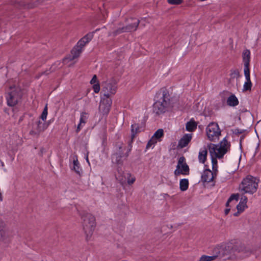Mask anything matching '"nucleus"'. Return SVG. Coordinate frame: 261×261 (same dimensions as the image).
Listing matches in <instances>:
<instances>
[{
    "label": "nucleus",
    "instance_id": "nucleus-37",
    "mask_svg": "<svg viewBox=\"0 0 261 261\" xmlns=\"http://www.w3.org/2000/svg\"><path fill=\"white\" fill-rule=\"evenodd\" d=\"M118 174H120L119 175H116V177H117V178L120 181H122L123 180V178L122 177H121V172H120V171L118 169Z\"/></svg>",
    "mask_w": 261,
    "mask_h": 261
},
{
    "label": "nucleus",
    "instance_id": "nucleus-42",
    "mask_svg": "<svg viewBox=\"0 0 261 261\" xmlns=\"http://www.w3.org/2000/svg\"><path fill=\"white\" fill-rule=\"evenodd\" d=\"M86 160L89 164V160H88V155H86Z\"/></svg>",
    "mask_w": 261,
    "mask_h": 261
},
{
    "label": "nucleus",
    "instance_id": "nucleus-13",
    "mask_svg": "<svg viewBox=\"0 0 261 261\" xmlns=\"http://www.w3.org/2000/svg\"><path fill=\"white\" fill-rule=\"evenodd\" d=\"M164 136V130L163 129H158L149 140L146 145V148H153L158 141H161Z\"/></svg>",
    "mask_w": 261,
    "mask_h": 261
},
{
    "label": "nucleus",
    "instance_id": "nucleus-22",
    "mask_svg": "<svg viewBox=\"0 0 261 261\" xmlns=\"http://www.w3.org/2000/svg\"><path fill=\"white\" fill-rule=\"evenodd\" d=\"M222 256L220 251H219L217 254L212 256L203 255L200 257L199 261H214L220 258Z\"/></svg>",
    "mask_w": 261,
    "mask_h": 261
},
{
    "label": "nucleus",
    "instance_id": "nucleus-8",
    "mask_svg": "<svg viewBox=\"0 0 261 261\" xmlns=\"http://www.w3.org/2000/svg\"><path fill=\"white\" fill-rule=\"evenodd\" d=\"M206 134L209 140H217L221 135V130L218 124L215 122L210 123L206 128Z\"/></svg>",
    "mask_w": 261,
    "mask_h": 261
},
{
    "label": "nucleus",
    "instance_id": "nucleus-27",
    "mask_svg": "<svg viewBox=\"0 0 261 261\" xmlns=\"http://www.w3.org/2000/svg\"><path fill=\"white\" fill-rule=\"evenodd\" d=\"M197 127V123L192 120H191L189 122L186 124V130L188 131L192 132L195 130Z\"/></svg>",
    "mask_w": 261,
    "mask_h": 261
},
{
    "label": "nucleus",
    "instance_id": "nucleus-38",
    "mask_svg": "<svg viewBox=\"0 0 261 261\" xmlns=\"http://www.w3.org/2000/svg\"><path fill=\"white\" fill-rule=\"evenodd\" d=\"M37 133V129L36 130H31L30 132V134L32 135H38L39 134H36Z\"/></svg>",
    "mask_w": 261,
    "mask_h": 261
},
{
    "label": "nucleus",
    "instance_id": "nucleus-30",
    "mask_svg": "<svg viewBox=\"0 0 261 261\" xmlns=\"http://www.w3.org/2000/svg\"><path fill=\"white\" fill-rule=\"evenodd\" d=\"M132 139H134V138L135 136V135L140 132V127L139 126V125L136 123H134L132 125Z\"/></svg>",
    "mask_w": 261,
    "mask_h": 261
},
{
    "label": "nucleus",
    "instance_id": "nucleus-28",
    "mask_svg": "<svg viewBox=\"0 0 261 261\" xmlns=\"http://www.w3.org/2000/svg\"><path fill=\"white\" fill-rule=\"evenodd\" d=\"M72 169L77 174H80L82 171V169L80 167L79 162L77 158L75 159H73V166L72 167Z\"/></svg>",
    "mask_w": 261,
    "mask_h": 261
},
{
    "label": "nucleus",
    "instance_id": "nucleus-26",
    "mask_svg": "<svg viewBox=\"0 0 261 261\" xmlns=\"http://www.w3.org/2000/svg\"><path fill=\"white\" fill-rule=\"evenodd\" d=\"M189 187V180L188 179L184 178L179 181L180 189L182 191H186Z\"/></svg>",
    "mask_w": 261,
    "mask_h": 261
},
{
    "label": "nucleus",
    "instance_id": "nucleus-18",
    "mask_svg": "<svg viewBox=\"0 0 261 261\" xmlns=\"http://www.w3.org/2000/svg\"><path fill=\"white\" fill-rule=\"evenodd\" d=\"M9 236V232L4 223L0 221V241H4Z\"/></svg>",
    "mask_w": 261,
    "mask_h": 261
},
{
    "label": "nucleus",
    "instance_id": "nucleus-40",
    "mask_svg": "<svg viewBox=\"0 0 261 261\" xmlns=\"http://www.w3.org/2000/svg\"><path fill=\"white\" fill-rule=\"evenodd\" d=\"M241 213H242L241 212H239V211L237 210V212L234 213L233 214V215L234 216H238Z\"/></svg>",
    "mask_w": 261,
    "mask_h": 261
},
{
    "label": "nucleus",
    "instance_id": "nucleus-20",
    "mask_svg": "<svg viewBox=\"0 0 261 261\" xmlns=\"http://www.w3.org/2000/svg\"><path fill=\"white\" fill-rule=\"evenodd\" d=\"M244 71L246 81L244 84L243 90L247 91L250 89L251 87V82L250 78V71L247 69Z\"/></svg>",
    "mask_w": 261,
    "mask_h": 261
},
{
    "label": "nucleus",
    "instance_id": "nucleus-25",
    "mask_svg": "<svg viewBox=\"0 0 261 261\" xmlns=\"http://www.w3.org/2000/svg\"><path fill=\"white\" fill-rule=\"evenodd\" d=\"M239 198V194H232L230 197L228 199L226 203V206L227 207H231V205H230V204L233 201H234V202H237Z\"/></svg>",
    "mask_w": 261,
    "mask_h": 261
},
{
    "label": "nucleus",
    "instance_id": "nucleus-10",
    "mask_svg": "<svg viewBox=\"0 0 261 261\" xmlns=\"http://www.w3.org/2000/svg\"><path fill=\"white\" fill-rule=\"evenodd\" d=\"M175 175L179 174L188 175L189 173V166L186 163L185 158L184 156L180 157L178 159L176 169L174 172Z\"/></svg>",
    "mask_w": 261,
    "mask_h": 261
},
{
    "label": "nucleus",
    "instance_id": "nucleus-35",
    "mask_svg": "<svg viewBox=\"0 0 261 261\" xmlns=\"http://www.w3.org/2000/svg\"><path fill=\"white\" fill-rule=\"evenodd\" d=\"M90 83L91 85H93V84H96V83H99V82H98V81L97 80V76L96 75H94L93 76L92 79L90 81Z\"/></svg>",
    "mask_w": 261,
    "mask_h": 261
},
{
    "label": "nucleus",
    "instance_id": "nucleus-1",
    "mask_svg": "<svg viewBox=\"0 0 261 261\" xmlns=\"http://www.w3.org/2000/svg\"><path fill=\"white\" fill-rule=\"evenodd\" d=\"M208 147L211 156L213 171L217 172L218 168L217 158L220 159L224 156L229 149L230 144L226 138H224L218 145L211 143Z\"/></svg>",
    "mask_w": 261,
    "mask_h": 261
},
{
    "label": "nucleus",
    "instance_id": "nucleus-3",
    "mask_svg": "<svg viewBox=\"0 0 261 261\" xmlns=\"http://www.w3.org/2000/svg\"><path fill=\"white\" fill-rule=\"evenodd\" d=\"M259 179L251 175L247 176L240 185V190L244 193L253 194L258 189Z\"/></svg>",
    "mask_w": 261,
    "mask_h": 261
},
{
    "label": "nucleus",
    "instance_id": "nucleus-39",
    "mask_svg": "<svg viewBox=\"0 0 261 261\" xmlns=\"http://www.w3.org/2000/svg\"><path fill=\"white\" fill-rule=\"evenodd\" d=\"M135 178H132L130 180H128V183L129 184H132L133 183H134V182L135 181Z\"/></svg>",
    "mask_w": 261,
    "mask_h": 261
},
{
    "label": "nucleus",
    "instance_id": "nucleus-14",
    "mask_svg": "<svg viewBox=\"0 0 261 261\" xmlns=\"http://www.w3.org/2000/svg\"><path fill=\"white\" fill-rule=\"evenodd\" d=\"M139 22L140 21L139 20L135 19L132 24H128L125 27H119L113 32V35H117L124 32H130L136 31L138 28Z\"/></svg>",
    "mask_w": 261,
    "mask_h": 261
},
{
    "label": "nucleus",
    "instance_id": "nucleus-32",
    "mask_svg": "<svg viewBox=\"0 0 261 261\" xmlns=\"http://www.w3.org/2000/svg\"><path fill=\"white\" fill-rule=\"evenodd\" d=\"M47 115V105H46L42 113V114L40 116V118L43 121H45L46 119Z\"/></svg>",
    "mask_w": 261,
    "mask_h": 261
},
{
    "label": "nucleus",
    "instance_id": "nucleus-36",
    "mask_svg": "<svg viewBox=\"0 0 261 261\" xmlns=\"http://www.w3.org/2000/svg\"><path fill=\"white\" fill-rule=\"evenodd\" d=\"M231 76L232 78H238L240 76V74L238 71L234 70L231 73Z\"/></svg>",
    "mask_w": 261,
    "mask_h": 261
},
{
    "label": "nucleus",
    "instance_id": "nucleus-41",
    "mask_svg": "<svg viewBox=\"0 0 261 261\" xmlns=\"http://www.w3.org/2000/svg\"><path fill=\"white\" fill-rule=\"evenodd\" d=\"M230 210V208H227L225 209V215H227L229 213Z\"/></svg>",
    "mask_w": 261,
    "mask_h": 261
},
{
    "label": "nucleus",
    "instance_id": "nucleus-12",
    "mask_svg": "<svg viewBox=\"0 0 261 261\" xmlns=\"http://www.w3.org/2000/svg\"><path fill=\"white\" fill-rule=\"evenodd\" d=\"M112 104V100L111 98L100 96V101L99 106L100 112L103 115L108 114L110 111Z\"/></svg>",
    "mask_w": 261,
    "mask_h": 261
},
{
    "label": "nucleus",
    "instance_id": "nucleus-21",
    "mask_svg": "<svg viewBox=\"0 0 261 261\" xmlns=\"http://www.w3.org/2000/svg\"><path fill=\"white\" fill-rule=\"evenodd\" d=\"M247 198L246 196H243L240 202L237 205V209L241 213L243 212L245 208L247 207Z\"/></svg>",
    "mask_w": 261,
    "mask_h": 261
},
{
    "label": "nucleus",
    "instance_id": "nucleus-5",
    "mask_svg": "<svg viewBox=\"0 0 261 261\" xmlns=\"http://www.w3.org/2000/svg\"><path fill=\"white\" fill-rule=\"evenodd\" d=\"M118 85L117 81L111 79L103 81L101 83L100 96L111 98L117 92Z\"/></svg>",
    "mask_w": 261,
    "mask_h": 261
},
{
    "label": "nucleus",
    "instance_id": "nucleus-11",
    "mask_svg": "<svg viewBox=\"0 0 261 261\" xmlns=\"http://www.w3.org/2000/svg\"><path fill=\"white\" fill-rule=\"evenodd\" d=\"M233 250L235 252L240 253L242 257H247L253 253L252 248L250 246L244 244L236 245Z\"/></svg>",
    "mask_w": 261,
    "mask_h": 261
},
{
    "label": "nucleus",
    "instance_id": "nucleus-2",
    "mask_svg": "<svg viewBox=\"0 0 261 261\" xmlns=\"http://www.w3.org/2000/svg\"><path fill=\"white\" fill-rule=\"evenodd\" d=\"M80 215L86 240L88 241L91 239L96 226L95 219L92 214L87 212H82Z\"/></svg>",
    "mask_w": 261,
    "mask_h": 261
},
{
    "label": "nucleus",
    "instance_id": "nucleus-29",
    "mask_svg": "<svg viewBox=\"0 0 261 261\" xmlns=\"http://www.w3.org/2000/svg\"><path fill=\"white\" fill-rule=\"evenodd\" d=\"M46 125L44 122H42L40 120H38L37 122V133L36 134H40V132L43 131L46 129Z\"/></svg>",
    "mask_w": 261,
    "mask_h": 261
},
{
    "label": "nucleus",
    "instance_id": "nucleus-24",
    "mask_svg": "<svg viewBox=\"0 0 261 261\" xmlns=\"http://www.w3.org/2000/svg\"><path fill=\"white\" fill-rule=\"evenodd\" d=\"M227 104L230 107H235L239 104V100L237 97L233 94L229 96L227 99Z\"/></svg>",
    "mask_w": 261,
    "mask_h": 261
},
{
    "label": "nucleus",
    "instance_id": "nucleus-15",
    "mask_svg": "<svg viewBox=\"0 0 261 261\" xmlns=\"http://www.w3.org/2000/svg\"><path fill=\"white\" fill-rule=\"evenodd\" d=\"M216 176V172H212L210 169H206L202 173L201 181L203 182H210L213 181Z\"/></svg>",
    "mask_w": 261,
    "mask_h": 261
},
{
    "label": "nucleus",
    "instance_id": "nucleus-19",
    "mask_svg": "<svg viewBox=\"0 0 261 261\" xmlns=\"http://www.w3.org/2000/svg\"><path fill=\"white\" fill-rule=\"evenodd\" d=\"M243 60L244 63V71L246 70H249V65L250 59V52L248 49H245L243 52Z\"/></svg>",
    "mask_w": 261,
    "mask_h": 261
},
{
    "label": "nucleus",
    "instance_id": "nucleus-31",
    "mask_svg": "<svg viewBox=\"0 0 261 261\" xmlns=\"http://www.w3.org/2000/svg\"><path fill=\"white\" fill-rule=\"evenodd\" d=\"M93 37V33H88L82 38V41L87 44L91 40Z\"/></svg>",
    "mask_w": 261,
    "mask_h": 261
},
{
    "label": "nucleus",
    "instance_id": "nucleus-16",
    "mask_svg": "<svg viewBox=\"0 0 261 261\" xmlns=\"http://www.w3.org/2000/svg\"><path fill=\"white\" fill-rule=\"evenodd\" d=\"M89 115L87 113L83 112L81 113L80 122L77 126L76 129V133H79L82 128L84 127L85 124L87 121L88 119Z\"/></svg>",
    "mask_w": 261,
    "mask_h": 261
},
{
    "label": "nucleus",
    "instance_id": "nucleus-23",
    "mask_svg": "<svg viewBox=\"0 0 261 261\" xmlns=\"http://www.w3.org/2000/svg\"><path fill=\"white\" fill-rule=\"evenodd\" d=\"M207 151L205 147L201 148L199 152L198 160L200 163H204L207 156Z\"/></svg>",
    "mask_w": 261,
    "mask_h": 261
},
{
    "label": "nucleus",
    "instance_id": "nucleus-6",
    "mask_svg": "<svg viewBox=\"0 0 261 261\" xmlns=\"http://www.w3.org/2000/svg\"><path fill=\"white\" fill-rule=\"evenodd\" d=\"M22 96V92L18 87L10 86L7 91L6 95L7 104L9 106L13 107L20 101Z\"/></svg>",
    "mask_w": 261,
    "mask_h": 261
},
{
    "label": "nucleus",
    "instance_id": "nucleus-34",
    "mask_svg": "<svg viewBox=\"0 0 261 261\" xmlns=\"http://www.w3.org/2000/svg\"><path fill=\"white\" fill-rule=\"evenodd\" d=\"M167 2L171 5H179L183 2V0H167Z\"/></svg>",
    "mask_w": 261,
    "mask_h": 261
},
{
    "label": "nucleus",
    "instance_id": "nucleus-9",
    "mask_svg": "<svg viewBox=\"0 0 261 261\" xmlns=\"http://www.w3.org/2000/svg\"><path fill=\"white\" fill-rule=\"evenodd\" d=\"M86 44L80 39L71 51V55L63 59V63L67 64L69 62L78 58L81 54L83 48Z\"/></svg>",
    "mask_w": 261,
    "mask_h": 261
},
{
    "label": "nucleus",
    "instance_id": "nucleus-17",
    "mask_svg": "<svg viewBox=\"0 0 261 261\" xmlns=\"http://www.w3.org/2000/svg\"><path fill=\"white\" fill-rule=\"evenodd\" d=\"M192 138V134H185L179 141L178 146L180 148L186 147L191 141Z\"/></svg>",
    "mask_w": 261,
    "mask_h": 261
},
{
    "label": "nucleus",
    "instance_id": "nucleus-33",
    "mask_svg": "<svg viewBox=\"0 0 261 261\" xmlns=\"http://www.w3.org/2000/svg\"><path fill=\"white\" fill-rule=\"evenodd\" d=\"M92 88L94 92L95 93H98L99 92L100 90V87L99 83H96L92 85Z\"/></svg>",
    "mask_w": 261,
    "mask_h": 261
},
{
    "label": "nucleus",
    "instance_id": "nucleus-7",
    "mask_svg": "<svg viewBox=\"0 0 261 261\" xmlns=\"http://www.w3.org/2000/svg\"><path fill=\"white\" fill-rule=\"evenodd\" d=\"M169 103L168 95L166 91H163L162 97L156 101L153 106V111L156 115L164 113Z\"/></svg>",
    "mask_w": 261,
    "mask_h": 261
},
{
    "label": "nucleus",
    "instance_id": "nucleus-4",
    "mask_svg": "<svg viewBox=\"0 0 261 261\" xmlns=\"http://www.w3.org/2000/svg\"><path fill=\"white\" fill-rule=\"evenodd\" d=\"M130 149H128L122 143H118L114 147V152L112 156V162L117 164H121L128 156Z\"/></svg>",
    "mask_w": 261,
    "mask_h": 261
}]
</instances>
